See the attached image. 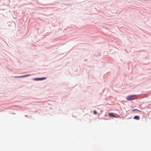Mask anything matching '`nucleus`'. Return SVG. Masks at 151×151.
Here are the masks:
<instances>
[{
  "label": "nucleus",
  "mask_w": 151,
  "mask_h": 151,
  "mask_svg": "<svg viewBox=\"0 0 151 151\" xmlns=\"http://www.w3.org/2000/svg\"><path fill=\"white\" fill-rule=\"evenodd\" d=\"M29 75H24V76H15L14 77L15 78H19V77H27Z\"/></svg>",
  "instance_id": "4"
},
{
  "label": "nucleus",
  "mask_w": 151,
  "mask_h": 151,
  "mask_svg": "<svg viewBox=\"0 0 151 151\" xmlns=\"http://www.w3.org/2000/svg\"><path fill=\"white\" fill-rule=\"evenodd\" d=\"M42 78H39L38 79V80H42Z\"/></svg>",
  "instance_id": "7"
},
{
  "label": "nucleus",
  "mask_w": 151,
  "mask_h": 151,
  "mask_svg": "<svg viewBox=\"0 0 151 151\" xmlns=\"http://www.w3.org/2000/svg\"><path fill=\"white\" fill-rule=\"evenodd\" d=\"M137 99L136 95H132L127 96L126 99L128 101H131Z\"/></svg>",
  "instance_id": "1"
},
{
  "label": "nucleus",
  "mask_w": 151,
  "mask_h": 151,
  "mask_svg": "<svg viewBox=\"0 0 151 151\" xmlns=\"http://www.w3.org/2000/svg\"><path fill=\"white\" fill-rule=\"evenodd\" d=\"M133 119H134L138 120L139 119V116H134V117H133Z\"/></svg>",
  "instance_id": "3"
},
{
  "label": "nucleus",
  "mask_w": 151,
  "mask_h": 151,
  "mask_svg": "<svg viewBox=\"0 0 151 151\" xmlns=\"http://www.w3.org/2000/svg\"><path fill=\"white\" fill-rule=\"evenodd\" d=\"M108 115L112 117H115V115H114V113H109L108 114Z\"/></svg>",
  "instance_id": "2"
},
{
  "label": "nucleus",
  "mask_w": 151,
  "mask_h": 151,
  "mask_svg": "<svg viewBox=\"0 0 151 151\" xmlns=\"http://www.w3.org/2000/svg\"><path fill=\"white\" fill-rule=\"evenodd\" d=\"M135 110H137L139 112H140V111L139 110L137 109H134L132 110V111H135Z\"/></svg>",
  "instance_id": "6"
},
{
  "label": "nucleus",
  "mask_w": 151,
  "mask_h": 151,
  "mask_svg": "<svg viewBox=\"0 0 151 151\" xmlns=\"http://www.w3.org/2000/svg\"><path fill=\"white\" fill-rule=\"evenodd\" d=\"M93 112L94 114H97V112L96 110H94L93 111Z\"/></svg>",
  "instance_id": "5"
}]
</instances>
